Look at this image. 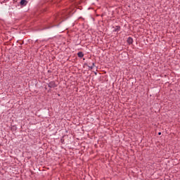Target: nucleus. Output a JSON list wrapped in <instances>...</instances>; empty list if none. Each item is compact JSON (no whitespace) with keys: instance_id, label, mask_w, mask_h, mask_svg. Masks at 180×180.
I'll use <instances>...</instances> for the list:
<instances>
[{"instance_id":"3","label":"nucleus","mask_w":180,"mask_h":180,"mask_svg":"<svg viewBox=\"0 0 180 180\" xmlns=\"http://www.w3.org/2000/svg\"><path fill=\"white\" fill-rule=\"evenodd\" d=\"M78 57H79L80 58H82V57H84V53L82 52H79L77 53Z\"/></svg>"},{"instance_id":"5","label":"nucleus","mask_w":180,"mask_h":180,"mask_svg":"<svg viewBox=\"0 0 180 180\" xmlns=\"http://www.w3.org/2000/svg\"><path fill=\"white\" fill-rule=\"evenodd\" d=\"M158 135H159V136H161V132H159V133H158Z\"/></svg>"},{"instance_id":"4","label":"nucleus","mask_w":180,"mask_h":180,"mask_svg":"<svg viewBox=\"0 0 180 180\" xmlns=\"http://www.w3.org/2000/svg\"><path fill=\"white\" fill-rule=\"evenodd\" d=\"M51 85H53V82H51V83L49 84V86H51Z\"/></svg>"},{"instance_id":"2","label":"nucleus","mask_w":180,"mask_h":180,"mask_svg":"<svg viewBox=\"0 0 180 180\" xmlns=\"http://www.w3.org/2000/svg\"><path fill=\"white\" fill-rule=\"evenodd\" d=\"M27 4V1L26 0H21L20 1V5L26 6Z\"/></svg>"},{"instance_id":"1","label":"nucleus","mask_w":180,"mask_h":180,"mask_svg":"<svg viewBox=\"0 0 180 180\" xmlns=\"http://www.w3.org/2000/svg\"><path fill=\"white\" fill-rule=\"evenodd\" d=\"M127 43L129 44H133V38L129 37L127 40Z\"/></svg>"}]
</instances>
